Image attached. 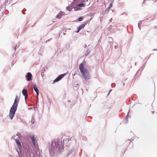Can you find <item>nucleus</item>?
I'll list each match as a JSON object with an SVG mask.
<instances>
[{"mask_svg": "<svg viewBox=\"0 0 157 157\" xmlns=\"http://www.w3.org/2000/svg\"><path fill=\"white\" fill-rule=\"evenodd\" d=\"M154 50H157V49H154Z\"/></svg>", "mask_w": 157, "mask_h": 157, "instance_id": "20", "label": "nucleus"}, {"mask_svg": "<svg viewBox=\"0 0 157 157\" xmlns=\"http://www.w3.org/2000/svg\"><path fill=\"white\" fill-rule=\"evenodd\" d=\"M86 5V4L85 3H82L77 5V6L79 7H83L85 6Z\"/></svg>", "mask_w": 157, "mask_h": 157, "instance_id": "10", "label": "nucleus"}, {"mask_svg": "<svg viewBox=\"0 0 157 157\" xmlns=\"http://www.w3.org/2000/svg\"><path fill=\"white\" fill-rule=\"evenodd\" d=\"M32 75L30 72L28 73L26 76L27 80L28 81H30L32 79Z\"/></svg>", "mask_w": 157, "mask_h": 157, "instance_id": "4", "label": "nucleus"}, {"mask_svg": "<svg viewBox=\"0 0 157 157\" xmlns=\"http://www.w3.org/2000/svg\"><path fill=\"white\" fill-rule=\"evenodd\" d=\"M65 74L61 75L59 76L55 80L53 81V83H55L56 82H58L64 76Z\"/></svg>", "mask_w": 157, "mask_h": 157, "instance_id": "3", "label": "nucleus"}, {"mask_svg": "<svg viewBox=\"0 0 157 157\" xmlns=\"http://www.w3.org/2000/svg\"><path fill=\"white\" fill-rule=\"evenodd\" d=\"M75 10H78L77 9V8L76 9V8H75Z\"/></svg>", "mask_w": 157, "mask_h": 157, "instance_id": "17", "label": "nucleus"}, {"mask_svg": "<svg viewBox=\"0 0 157 157\" xmlns=\"http://www.w3.org/2000/svg\"><path fill=\"white\" fill-rule=\"evenodd\" d=\"M67 9L69 11H70L71 10L72 8L71 7L68 6L67 7Z\"/></svg>", "mask_w": 157, "mask_h": 157, "instance_id": "12", "label": "nucleus"}, {"mask_svg": "<svg viewBox=\"0 0 157 157\" xmlns=\"http://www.w3.org/2000/svg\"><path fill=\"white\" fill-rule=\"evenodd\" d=\"M154 113V112H152V113L153 114Z\"/></svg>", "mask_w": 157, "mask_h": 157, "instance_id": "21", "label": "nucleus"}, {"mask_svg": "<svg viewBox=\"0 0 157 157\" xmlns=\"http://www.w3.org/2000/svg\"><path fill=\"white\" fill-rule=\"evenodd\" d=\"M19 101V97L16 95L14 100V103L11 107L9 115V117L10 118L11 120L12 119L14 116L15 112L17 109V107L18 105V104Z\"/></svg>", "mask_w": 157, "mask_h": 157, "instance_id": "1", "label": "nucleus"}, {"mask_svg": "<svg viewBox=\"0 0 157 157\" xmlns=\"http://www.w3.org/2000/svg\"><path fill=\"white\" fill-rule=\"evenodd\" d=\"M80 2L82 3H85L86 2H87L88 0H80Z\"/></svg>", "mask_w": 157, "mask_h": 157, "instance_id": "14", "label": "nucleus"}, {"mask_svg": "<svg viewBox=\"0 0 157 157\" xmlns=\"http://www.w3.org/2000/svg\"><path fill=\"white\" fill-rule=\"evenodd\" d=\"M61 16H62L61 13H59V14H58L57 15L56 17L57 18H60L61 17Z\"/></svg>", "mask_w": 157, "mask_h": 157, "instance_id": "11", "label": "nucleus"}, {"mask_svg": "<svg viewBox=\"0 0 157 157\" xmlns=\"http://www.w3.org/2000/svg\"><path fill=\"white\" fill-rule=\"evenodd\" d=\"M31 139L33 145L34 146H35L36 145V143L35 142V139L34 136H31Z\"/></svg>", "mask_w": 157, "mask_h": 157, "instance_id": "8", "label": "nucleus"}, {"mask_svg": "<svg viewBox=\"0 0 157 157\" xmlns=\"http://www.w3.org/2000/svg\"><path fill=\"white\" fill-rule=\"evenodd\" d=\"M112 4H113V3H112V2H111L110 3V4L109 5V7H110V8L112 6Z\"/></svg>", "mask_w": 157, "mask_h": 157, "instance_id": "16", "label": "nucleus"}, {"mask_svg": "<svg viewBox=\"0 0 157 157\" xmlns=\"http://www.w3.org/2000/svg\"><path fill=\"white\" fill-rule=\"evenodd\" d=\"M83 17H81L79 18L78 19V20L79 21H82L83 20Z\"/></svg>", "mask_w": 157, "mask_h": 157, "instance_id": "13", "label": "nucleus"}, {"mask_svg": "<svg viewBox=\"0 0 157 157\" xmlns=\"http://www.w3.org/2000/svg\"><path fill=\"white\" fill-rule=\"evenodd\" d=\"M22 94L25 96V100H26L28 97V94L26 90L25 89H23L22 90Z\"/></svg>", "mask_w": 157, "mask_h": 157, "instance_id": "5", "label": "nucleus"}, {"mask_svg": "<svg viewBox=\"0 0 157 157\" xmlns=\"http://www.w3.org/2000/svg\"><path fill=\"white\" fill-rule=\"evenodd\" d=\"M111 90H110L109 91V93H108V94H109V92L111 91Z\"/></svg>", "mask_w": 157, "mask_h": 157, "instance_id": "18", "label": "nucleus"}, {"mask_svg": "<svg viewBox=\"0 0 157 157\" xmlns=\"http://www.w3.org/2000/svg\"><path fill=\"white\" fill-rule=\"evenodd\" d=\"M86 24H82L79 25L77 31V33H78L82 28H83L85 26Z\"/></svg>", "mask_w": 157, "mask_h": 157, "instance_id": "6", "label": "nucleus"}, {"mask_svg": "<svg viewBox=\"0 0 157 157\" xmlns=\"http://www.w3.org/2000/svg\"><path fill=\"white\" fill-rule=\"evenodd\" d=\"M16 142L18 145V146L21 147V144L20 142L18 140H15Z\"/></svg>", "mask_w": 157, "mask_h": 157, "instance_id": "9", "label": "nucleus"}, {"mask_svg": "<svg viewBox=\"0 0 157 157\" xmlns=\"http://www.w3.org/2000/svg\"><path fill=\"white\" fill-rule=\"evenodd\" d=\"M16 47H15V50L16 51Z\"/></svg>", "mask_w": 157, "mask_h": 157, "instance_id": "19", "label": "nucleus"}, {"mask_svg": "<svg viewBox=\"0 0 157 157\" xmlns=\"http://www.w3.org/2000/svg\"><path fill=\"white\" fill-rule=\"evenodd\" d=\"M79 69L83 78L86 80L89 79L90 78L89 74L86 70L84 69L82 63L79 65Z\"/></svg>", "mask_w": 157, "mask_h": 157, "instance_id": "2", "label": "nucleus"}, {"mask_svg": "<svg viewBox=\"0 0 157 157\" xmlns=\"http://www.w3.org/2000/svg\"><path fill=\"white\" fill-rule=\"evenodd\" d=\"M35 120L34 119H33L31 120V122L32 124H34L35 123Z\"/></svg>", "mask_w": 157, "mask_h": 157, "instance_id": "15", "label": "nucleus"}, {"mask_svg": "<svg viewBox=\"0 0 157 157\" xmlns=\"http://www.w3.org/2000/svg\"><path fill=\"white\" fill-rule=\"evenodd\" d=\"M33 88L34 90L36 93L37 95H38L39 94V90L37 88V86L36 85H33Z\"/></svg>", "mask_w": 157, "mask_h": 157, "instance_id": "7", "label": "nucleus"}]
</instances>
